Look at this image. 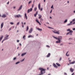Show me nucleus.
Returning a JSON list of instances; mask_svg holds the SVG:
<instances>
[{
    "label": "nucleus",
    "mask_w": 75,
    "mask_h": 75,
    "mask_svg": "<svg viewBox=\"0 0 75 75\" xmlns=\"http://www.w3.org/2000/svg\"><path fill=\"white\" fill-rule=\"evenodd\" d=\"M57 39L59 41H56V43H61V40H62V37L59 36L58 37Z\"/></svg>",
    "instance_id": "nucleus-1"
},
{
    "label": "nucleus",
    "mask_w": 75,
    "mask_h": 75,
    "mask_svg": "<svg viewBox=\"0 0 75 75\" xmlns=\"http://www.w3.org/2000/svg\"><path fill=\"white\" fill-rule=\"evenodd\" d=\"M34 4L32 5V8H30V9H28V10L27 11V12L28 13H30V11H33V8L34 7Z\"/></svg>",
    "instance_id": "nucleus-2"
},
{
    "label": "nucleus",
    "mask_w": 75,
    "mask_h": 75,
    "mask_svg": "<svg viewBox=\"0 0 75 75\" xmlns=\"http://www.w3.org/2000/svg\"><path fill=\"white\" fill-rule=\"evenodd\" d=\"M52 31L54 33H55V34H59L60 33L59 32V30L58 31L56 30H54V31L52 30Z\"/></svg>",
    "instance_id": "nucleus-3"
},
{
    "label": "nucleus",
    "mask_w": 75,
    "mask_h": 75,
    "mask_svg": "<svg viewBox=\"0 0 75 75\" xmlns=\"http://www.w3.org/2000/svg\"><path fill=\"white\" fill-rule=\"evenodd\" d=\"M33 31V28H30L29 31V33H31Z\"/></svg>",
    "instance_id": "nucleus-4"
},
{
    "label": "nucleus",
    "mask_w": 75,
    "mask_h": 75,
    "mask_svg": "<svg viewBox=\"0 0 75 75\" xmlns=\"http://www.w3.org/2000/svg\"><path fill=\"white\" fill-rule=\"evenodd\" d=\"M21 17V16L20 15H17L15 16V17H16H16H17V18H19V17Z\"/></svg>",
    "instance_id": "nucleus-5"
},
{
    "label": "nucleus",
    "mask_w": 75,
    "mask_h": 75,
    "mask_svg": "<svg viewBox=\"0 0 75 75\" xmlns=\"http://www.w3.org/2000/svg\"><path fill=\"white\" fill-rule=\"evenodd\" d=\"M73 33V31L72 30H70L69 31V32H68L67 33L66 35H68V34H69L70 33Z\"/></svg>",
    "instance_id": "nucleus-6"
},
{
    "label": "nucleus",
    "mask_w": 75,
    "mask_h": 75,
    "mask_svg": "<svg viewBox=\"0 0 75 75\" xmlns=\"http://www.w3.org/2000/svg\"><path fill=\"white\" fill-rule=\"evenodd\" d=\"M25 18L26 20L28 19V17H27V13H25Z\"/></svg>",
    "instance_id": "nucleus-7"
},
{
    "label": "nucleus",
    "mask_w": 75,
    "mask_h": 75,
    "mask_svg": "<svg viewBox=\"0 0 75 75\" xmlns=\"http://www.w3.org/2000/svg\"><path fill=\"white\" fill-rule=\"evenodd\" d=\"M5 37L4 38H5V40H6V39H8V38H7V37H9V35H5Z\"/></svg>",
    "instance_id": "nucleus-8"
},
{
    "label": "nucleus",
    "mask_w": 75,
    "mask_h": 75,
    "mask_svg": "<svg viewBox=\"0 0 75 75\" xmlns=\"http://www.w3.org/2000/svg\"><path fill=\"white\" fill-rule=\"evenodd\" d=\"M4 25V23H2L1 24V29H2V28L3 27V26Z\"/></svg>",
    "instance_id": "nucleus-9"
},
{
    "label": "nucleus",
    "mask_w": 75,
    "mask_h": 75,
    "mask_svg": "<svg viewBox=\"0 0 75 75\" xmlns=\"http://www.w3.org/2000/svg\"><path fill=\"white\" fill-rule=\"evenodd\" d=\"M23 7V6L22 5H21V6L19 7V9L18 10V11H20L21 10L22 8Z\"/></svg>",
    "instance_id": "nucleus-10"
},
{
    "label": "nucleus",
    "mask_w": 75,
    "mask_h": 75,
    "mask_svg": "<svg viewBox=\"0 0 75 75\" xmlns=\"http://www.w3.org/2000/svg\"><path fill=\"white\" fill-rule=\"evenodd\" d=\"M70 71H71V72H73L74 71V70L72 68H71L70 69Z\"/></svg>",
    "instance_id": "nucleus-11"
},
{
    "label": "nucleus",
    "mask_w": 75,
    "mask_h": 75,
    "mask_svg": "<svg viewBox=\"0 0 75 75\" xmlns=\"http://www.w3.org/2000/svg\"><path fill=\"white\" fill-rule=\"evenodd\" d=\"M50 55H51V54L50 53H49L48 55L47 56V58H48V57H50Z\"/></svg>",
    "instance_id": "nucleus-12"
},
{
    "label": "nucleus",
    "mask_w": 75,
    "mask_h": 75,
    "mask_svg": "<svg viewBox=\"0 0 75 75\" xmlns=\"http://www.w3.org/2000/svg\"><path fill=\"white\" fill-rule=\"evenodd\" d=\"M53 65L54 67H55V68H58V66H57V65H56L54 63Z\"/></svg>",
    "instance_id": "nucleus-13"
},
{
    "label": "nucleus",
    "mask_w": 75,
    "mask_h": 75,
    "mask_svg": "<svg viewBox=\"0 0 75 75\" xmlns=\"http://www.w3.org/2000/svg\"><path fill=\"white\" fill-rule=\"evenodd\" d=\"M36 22H37L39 24V25H41V23H40V22H39V21H38V19H36Z\"/></svg>",
    "instance_id": "nucleus-14"
},
{
    "label": "nucleus",
    "mask_w": 75,
    "mask_h": 75,
    "mask_svg": "<svg viewBox=\"0 0 75 75\" xmlns=\"http://www.w3.org/2000/svg\"><path fill=\"white\" fill-rule=\"evenodd\" d=\"M38 7L39 10H41V6L40 5V4H39L38 5Z\"/></svg>",
    "instance_id": "nucleus-15"
},
{
    "label": "nucleus",
    "mask_w": 75,
    "mask_h": 75,
    "mask_svg": "<svg viewBox=\"0 0 75 75\" xmlns=\"http://www.w3.org/2000/svg\"><path fill=\"white\" fill-rule=\"evenodd\" d=\"M75 63V61L69 63L70 64H74Z\"/></svg>",
    "instance_id": "nucleus-16"
},
{
    "label": "nucleus",
    "mask_w": 75,
    "mask_h": 75,
    "mask_svg": "<svg viewBox=\"0 0 75 75\" xmlns=\"http://www.w3.org/2000/svg\"><path fill=\"white\" fill-rule=\"evenodd\" d=\"M2 17L4 18L5 17H6V16L5 14H3V16H1Z\"/></svg>",
    "instance_id": "nucleus-17"
},
{
    "label": "nucleus",
    "mask_w": 75,
    "mask_h": 75,
    "mask_svg": "<svg viewBox=\"0 0 75 75\" xmlns=\"http://www.w3.org/2000/svg\"><path fill=\"white\" fill-rule=\"evenodd\" d=\"M38 14V12L37 11L36 13V14H35L34 15L35 17H36V16H37V15Z\"/></svg>",
    "instance_id": "nucleus-18"
},
{
    "label": "nucleus",
    "mask_w": 75,
    "mask_h": 75,
    "mask_svg": "<svg viewBox=\"0 0 75 75\" xmlns=\"http://www.w3.org/2000/svg\"><path fill=\"white\" fill-rule=\"evenodd\" d=\"M37 10V7H35L34 8V11H36Z\"/></svg>",
    "instance_id": "nucleus-19"
},
{
    "label": "nucleus",
    "mask_w": 75,
    "mask_h": 75,
    "mask_svg": "<svg viewBox=\"0 0 75 75\" xmlns=\"http://www.w3.org/2000/svg\"><path fill=\"white\" fill-rule=\"evenodd\" d=\"M56 65H57V66H58V67H60V66H61V65H60V64H59V63H56Z\"/></svg>",
    "instance_id": "nucleus-20"
},
{
    "label": "nucleus",
    "mask_w": 75,
    "mask_h": 75,
    "mask_svg": "<svg viewBox=\"0 0 75 75\" xmlns=\"http://www.w3.org/2000/svg\"><path fill=\"white\" fill-rule=\"evenodd\" d=\"M29 29V28H28V26H27L26 28V31H27L28 29Z\"/></svg>",
    "instance_id": "nucleus-21"
},
{
    "label": "nucleus",
    "mask_w": 75,
    "mask_h": 75,
    "mask_svg": "<svg viewBox=\"0 0 75 75\" xmlns=\"http://www.w3.org/2000/svg\"><path fill=\"white\" fill-rule=\"evenodd\" d=\"M68 51L67 52V53H66V56H67V57H69V54H68Z\"/></svg>",
    "instance_id": "nucleus-22"
},
{
    "label": "nucleus",
    "mask_w": 75,
    "mask_h": 75,
    "mask_svg": "<svg viewBox=\"0 0 75 75\" xmlns=\"http://www.w3.org/2000/svg\"><path fill=\"white\" fill-rule=\"evenodd\" d=\"M37 29L38 30H39V31H42V29H40L39 28H37Z\"/></svg>",
    "instance_id": "nucleus-23"
},
{
    "label": "nucleus",
    "mask_w": 75,
    "mask_h": 75,
    "mask_svg": "<svg viewBox=\"0 0 75 75\" xmlns=\"http://www.w3.org/2000/svg\"><path fill=\"white\" fill-rule=\"evenodd\" d=\"M30 37H32L33 38H34V36L31 35H30L28 36V38H30Z\"/></svg>",
    "instance_id": "nucleus-24"
},
{
    "label": "nucleus",
    "mask_w": 75,
    "mask_h": 75,
    "mask_svg": "<svg viewBox=\"0 0 75 75\" xmlns=\"http://www.w3.org/2000/svg\"><path fill=\"white\" fill-rule=\"evenodd\" d=\"M3 36H2L0 38V41L1 40L3 39Z\"/></svg>",
    "instance_id": "nucleus-25"
},
{
    "label": "nucleus",
    "mask_w": 75,
    "mask_h": 75,
    "mask_svg": "<svg viewBox=\"0 0 75 75\" xmlns=\"http://www.w3.org/2000/svg\"><path fill=\"white\" fill-rule=\"evenodd\" d=\"M26 54V53H24L22 54L21 56H24V55H25Z\"/></svg>",
    "instance_id": "nucleus-26"
},
{
    "label": "nucleus",
    "mask_w": 75,
    "mask_h": 75,
    "mask_svg": "<svg viewBox=\"0 0 75 75\" xmlns=\"http://www.w3.org/2000/svg\"><path fill=\"white\" fill-rule=\"evenodd\" d=\"M42 17V16L39 15V17L38 18L39 19L41 18Z\"/></svg>",
    "instance_id": "nucleus-27"
},
{
    "label": "nucleus",
    "mask_w": 75,
    "mask_h": 75,
    "mask_svg": "<svg viewBox=\"0 0 75 75\" xmlns=\"http://www.w3.org/2000/svg\"><path fill=\"white\" fill-rule=\"evenodd\" d=\"M53 37L54 38H55V39H56V40H58V38H57V37H55L54 36H53Z\"/></svg>",
    "instance_id": "nucleus-28"
},
{
    "label": "nucleus",
    "mask_w": 75,
    "mask_h": 75,
    "mask_svg": "<svg viewBox=\"0 0 75 75\" xmlns=\"http://www.w3.org/2000/svg\"><path fill=\"white\" fill-rule=\"evenodd\" d=\"M32 3V1H30L28 2V4H30V3Z\"/></svg>",
    "instance_id": "nucleus-29"
},
{
    "label": "nucleus",
    "mask_w": 75,
    "mask_h": 75,
    "mask_svg": "<svg viewBox=\"0 0 75 75\" xmlns=\"http://www.w3.org/2000/svg\"><path fill=\"white\" fill-rule=\"evenodd\" d=\"M67 19H66V20L64 21V23H67Z\"/></svg>",
    "instance_id": "nucleus-30"
},
{
    "label": "nucleus",
    "mask_w": 75,
    "mask_h": 75,
    "mask_svg": "<svg viewBox=\"0 0 75 75\" xmlns=\"http://www.w3.org/2000/svg\"><path fill=\"white\" fill-rule=\"evenodd\" d=\"M43 21V19L42 18H41L40 19V22H41V21Z\"/></svg>",
    "instance_id": "nucleus-31"
},
{
    "label": "nucleus",
    "mask_w": 75,
    "mask_h": 75,
    "mask_svg": "<svg viewBox=\"0 0 75 75\" xmlns=\"http://www.w3.org/2000/svg\"><path fill=\"white\" fill-rule=\"evenodd\" d=\"M25 35H24L23 37V39H24V40H25Z\"/></svg>",
    "instance_id": "nucleus-32"
},
{
    "label": "nucleus",
    "mask_w": 75,
    "mask_h": 75,
    "mask_svg": "<svg viewBox=\"0 0 75 75\" xmlns=\"http://www.w3.org/2000/svg\"><path fill=\"white\" fill-rule=\"evenodd\" d=\"M10 24H12V25H13V24H14V23L13 22L10 23Z\"/></svg>",
    "instance_id": "nucleus-33"
},
{
    "label": "nucleus",
    "mask_w": 75,
    "mask_h": 75,
    "mask_svg": "<svg viewBox=\"0 0 75 75\" xmlns=\"http://www.w3.org/2000/svg\"><path fill=\"white\" fill-rule=\"evenodd\" d=\"M20 24V23L19 22H18L17 24V25H19V24Z\"/></svg>",
    "instance_id": "nucleus-34"
},
{
    "label": "nucleus",
    "mask_w": 75,
    "mask_h": 75,
    "mask_svg": "<svg viewBox=\"0 0 75 75\" xmlns=\"http://www.w3.org/2000/svg\"><path fill=\"white\" fill-rule=\"evenodd\" d=\"M46 47H48V48H50V46H49V45H46Z\"/></svg>",
    "instance_id": "nucleus-35"
},
{
    "label": "nucleus",
    "mask_w": 75,
    "mask_h": 75,
    "mask_svg": "<svg viewBox=\"0 0 75 75\" xmlns=\"http://www.w3.org/2000/svg\"><path fill=\"white\" fill-rule=\"evenodd\" d=\"M19 63H20V62H17L16 63V64H19Z\"/></svg>",
    "instance_id": "nucleus-36"
},
{
    "label": "nucleus",
    "mask_w": 75,
    "mask_h": 75,
    "mask_svg": "<svg viewBox=\"0 0 75 75\" xmlns=\"http://www.w3.org/2000/svg\"><path fill=\"white\" fill-rule=\"evenodd\" d=\"M6 40V39H5L4 40H3L2 41V43H3V41H4V40Z\"/></svg>",
    "instance_id": "nucleus-37"
},
{
    "label": "nucleus",
    "mask_w": 75,
    "mask_h": 75,
    "mask_svg": "<svg viewBox=\"0 0 75 75\" xmlns=\"http://www.w3.org/2000/svg\"><path fill=\"white\" fill-rule=\"evenodd\" d=\"M69 40H72V38H70L69 39Z\"/></svg>",
    "instance_id": "nucleus-38"
},
{
    "label": "nucleus",
    "mask_w": 75,
    "mask_h": 75,
    "mask_svg": "<svg viewBox=\"0 0 75 75\" xmlns=\"http://www.w3.org/2000/svg\"><path fill=\"white\" fill-rule=\"evenodd\" d=\"M72 24H70V23H69V24L67 25H71Z\"/></svg>",
    "instance_id": "nucleus-39"
},
{
    "label": "nucleus",
    "mask_w": 75,
    "mask_h": 75,
    "mask_svg": "<svg viewBox=\"0 0 75 75\" xmlns=\"http://www.w3.org/2000/svg\"><path fill=\"white\" fill-rule=\"evenodd\" d=\"M11 30V28H10L9 29V31H10Z\"/></svg>",
    "instance_id": "nucleus-40"
},
{
    "label": "nucleus",
    "mask_w": 75,
    "mask_h": 75,
    "mask_svg": "<svg viewBox=\"0 0 75 75\" xmlns=\"http://www.w3.org/2000/svg\"><path fill=\"white\" fill-rule=\"evenodd\" d=\"M67 31H70V29H69L67 30Z\"/></svg>",
    "instance_id": "nucleus-41"
},
{
    "label": "nucleus",
    "mask_w": 75,
    "mask_h": 75,
    "mask_svg": "<svg viewBox=\"0 0 75 75\" xmlns=\"http://www.w3.org/2000/svg\"><path fill=\"white\" fill-rule=\"evenodd\" d=\"M75 21V19H74L72 21Z\"/></svg>",
    "instance_id": "nucleus-42"
},
{
    "label": "nucleus",
    "mask_w": 75,
    "mask_h": 75,
    "mask_svg": "<svg viewBox=\"0 0 75 75\" xmlns=\"http://www.w3.org/2000/svg\"><path fill=\"white\" fill-rule=\"evenodd\" d=\"M16 59V57L14 58L13 59V60H15Z\"/></svg>",
    "instance_id": "nucleus-43"
},
{
    "label": "nucleus",
    "mask_w": 75,
    "mask_h": 75,
    "mask_svg": "<svg viewBox=\"0 0 75 75\" xmlns=\"http://www.w3.org/2000/svg\"><path fill=\"white\" fill-rule=\"evenodd\" d=\"M62 59V58L61 57H60L59 59V61H61Z\"/></svg>",
    "instance_id": "nucleus-44"
},
{
    "label": "nucleus",
    "mask_w": 75,
    "mask_h": 75,
    "mask_svg": "<svg viewBox=\"0 0 75 75\" xmlns=\"http://www.w3.org/2000/svg\"><path fill=\"white\" fill-rule=\"evenodd\" d=\"M41 11H42V8H41L40 9Z\"/></svg>",
    "instance_id": "nucleus-45"
},
{
    "label": "nucleus",
    "mask_w": 75,
    "mask_h": 75,
    "mask_svg": "<svg viewBox=\"0 0 75 75\" xmlns=\"http://www.w3.org/2000/svg\"><path fill=\"white\" fill-rule=\"evenodd\" d=\"M71 33L69 34V35H72V33Z\"/></svg>",
    "instance_id": "nucleus-46"
},
{
    "label": "nucleus",
    "mask_w": 75,
    "mask_h": 75,
    "mask_svg": "<svg viewBox=\"0 0 75 75\" xmlns=\"http://www.w3.org/2000/svg\"><path fill=\"white\" fill-rule=\"evenodd\" d=\"M53 8V5H52L51 7V8Z\"/></svg>",
    "instance_id": "nucleus-47"
},
{
    "label": "nucleus",
    "mask_w": 75,
    "mask_h": 75,
    "mask_svg": "<svg viewBox=\"0 0 75 75\" xmlns=\"http://www.w3.org/2000/svg\"><path fill=\"white\" fill-rule=\"evenodd\" d=\"M64 75H67V74L66 73H64Z\"/></svg>",
    "instance_id": "nucleus-48"
},
{
    "label": "nucleus",
    "mask_w": 75,
    "mask_h": 75,
    "mask_svg": "<svg viewBox=\"0 0 75 75\" xmlns=\"http://www.w3.org/2000/svg\"><path fill=\"white\" fill-rule=\"evenodd\" d=\"M72 21H71L70 23V24H72Z\"/></svg>",
    "instance_id": "nucleus-49"
},
{
    "label": "nucleus",
    "mask_w": 75,
    "mask_h": 75,
    "mask_svg": "<svg viewBox=\"0 0 75 75\" xmlns=\"http://www.w3.org/2000/svg\"><path fill=\"white\" fill-rule=\"evenodd\" d=\"M72 30H75V28H73Z\"/></svg>",
    "instance_id": "nucleus-50"
},
{
    "label": "nucleus",
    "mask_w": 75,
    "mask_h": 75,
    "mask_svg": "<svg viewBox=\"0 0 75 75\" xmlns=\"http://www.w3.org/2000/svg\"><path fill=\"white\" fill-rule=\"evenodd\" d=\"M75 24V22H74L73 23V24Z\"/></svg>",
    "instance_id": "nucleus-51"
},
{
    "label": "nucleus",
    "mask_w": 75,
    "mask_h": 75,
    "mask_svg": "<svg viewBox=\"0 0 75 75\" xmlns=\"http://www.w3.org/2000/svg\"><path fill=\"white\" fill-rule=\"evenodd\" d=\"M19 40H17V42H19Z\"/></svg>",
    "instance_id": "nucleus-52"
},
{
    "label": "nucleus",
    "mask_w": 75,
    "mask_h": 75,
    "mask_svg": "<svg viewBox=\"0 0 75 75\" xmlns=\"http://www.w3.org/2000/svg\"><path fill=\"white\" fill-rule=\"evenodd\" d=\"M46 0H44V3H45V1Z\"/></svg>",
    "instance_id": "nucleus-53"
},
{
    "label": "nucleus",
    "mask_w": 75,
    "mask_h": 75,
    "mask_svg": "<svg viewBox=\"0 0 75 75\" xmlns=\"http://www.w3.org/2000/svg\"><path fill=\"white\" fill-rule=\"evenodd\" d=\"M7 4H9V2H8L7 3Z\"/></svg>",
    "instance_id": "nucleus-54"
},
{
    "label": "nucleus",
    "mask_w": 75,
    "mask_h": 75,
    "mask_svg": "<svg viewBox=\"0 0 75 75\" xmlns=\"http://www.w3.org/2000/svg\"><path fill=\"white\" fill-rule=\"evenodd\" d=\"M24 59L23 60H21V61H24Z\"/></svg>",
    "instance_id": "nucleus-55"
},
{
    "label": "nucleus",
    "mask_w": 75,
    "mask_h": 75,
    "mask_svg": "<svg viewBox=\"0 0 75 75\" xmlns=\"http://www.w3.org/2000/svg\"><path fill=\"white\" fill-rule=\"evenodd\" d=\"M74 75V73H73L72 74V75Z\"/></svg>",
    "instance_id": "nucleus-56"
},
{
    "label": "nucleus",
    "mask_w": 75,
    "mask_h": 75,
    "mask_svg": "<svg viewBox=\"0 0 75 75\" xmlns=\"http://www.w3.org/2000/svg\"><path fill=\"white\" fill-rule=\"evenodd\" d=\"M69 1H67V3H69Z\"/></svg>",
    "instance_id": "nucleus-57"
},
{
    "label": "nucleus",
    "mask_w": 75,
    "mask_h": 75,
    "mask_svg": "<svg viewBox=\"0 0 75 75\" xmlns=\"http://www.w3.org/2000/svg\"><path fill=\"white\" fill-rule=\"evenodd\" d=\"M13 8H16V7H13Z\"/></svg>",
    "instance_id": "nucleus-58"
},
{
    "label": "nucleus",
    "mask_w": 75,
    "mask_h": 75,
    "mask_svg": "<svg viewBox=\"0 0 75 75\" xmlns=\"http://www.w3.org/2000/svg\"><path fill=\"white\" fill-rule=\"evenodd\" d=\"M22 27H24V25H22Z\"/></svg>",
    "instance_id": "nucleus-59"
},
{
    "label": "nucleus",
    "mask_w": 75,
    "mask_h": 75,
    "mask_svg": "<svg viewBox=\"0 0 75 75\" xmlns=\"http://www.w3.org/2000/svg\"><path fill=\"white\" fill-rule=\"evenodd\" d=\"M22 25H23V22L22 23Z\"/></svg>",
    "instance_id": "nucleus-60"
},
{
    "label": "nucleus",
    "mask_w": 75,
    "mask_h": 75,
    "mask_svg": "<svg viewBox=\"0 0 75 75\" xmlns=\"http://www.w3.org/2000/svg\"><path fill=\"white\" fill-rule=\"evenodd\" d=\"M24 25H25V22L24 23Z\"/></svg>",
    "instance_id": "nucleus-61"
},
{
    "label": "nucleus",
    "mask_w": 75,
    "mask_h": 75,
    "mask_svg": "<svg viewBox=\"0 0 75 75\" xmlns=\"http://www.w3.org/2000/svg\"><path fill=\"white\" fill-rule=\"evenodd\" d=\"M20 55V54H18V56H19Z\"/></svg>",
    "instance_id": "nucleus-62"
},
{
    "label": "nucleus",
    "mask_w": 75,
    "mask_h": 75,
    "mask_svg": "<svg viewBox=\"0 0 75 75\" xmlns=\"http://www.w3.org/2000/svg\"><path fill=\"white\" fill-rule=\"evenodd\" d=\"M69 62H71V60H69Z\"/></svg>",
    "instance_id": "nucleus-63"
},
{
    "label": "nucleus",
    "mask_w": 75,
    "mask_h": 75,
    "mask_svg": "<svg viewBox=\"0 0 75 75\" xmlns=\"http://www.w3.org/2000/svg\"><path fill=\"white\" fill-rule=\"evenodd\" d=\"M74 13H75V11H74Z\"/></svg>",
    "instance_id": "nucleus-64"
}]
</instances>
